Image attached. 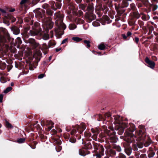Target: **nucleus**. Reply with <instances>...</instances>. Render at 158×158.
<instances>
[{"label": "nucleus", "mask_w": 158, "mask_h": 158, "mask_svg": "<svg viewBox=\"0 0 158 158\" xmlns=\"http://www.w3.org/2000/svg\"><path fill=\"white\" fill-rule=\"evenodd\" d=\"M103 6L104 10H105V14H106L107 11L109 10L108 7L111 8L112 7V1L111 0H103Z\"/></svg>", "instance_id": "obj_12"}, {"label": "nucleus", "mask_w": 158, "mask_h": 158, "mask_svg": "<svg viewBox=\"0 0 158 158\" xmlns=\"http://www.w3.org/2000/svg\"><path fill=\"white\" fill-rule=\"evenodd\" d=\"M54 23L51 21H49L46 23V27L47 29H51L53 27Z\"/></svg>", "instance_id": "obj_21"}, {"label": "nucleus", "mask_w": 158, "mask_h": 158, "mask_svg": "<svg viewBox=\"0 0 158 158\" xmlns=\"http://www.w3.org/2000/svg\"><path fill=\"white\" fill-rule=\"evenodd\" d=\"M148 156L149 158H151L153 157L154 155L155 152L152 151H149L148 152Z\"/></svg>", "instance_id": "obj_35"}, {"label": "nucleus", "mask_w": 158, "mask_h": 158, "mask_svg": "<svg viewBox=\"0 0 158 158\" xmlns=\"http://www.w3.org/2000/svg\"><path fill=\"white\" fill-rule=\"evenodd\" d=\"M138 1H140L141 2L143 3V4L146 7V6L148 5L149 3H150L148 2V0H136Z\"/></svg>", "instance_id": "obj_38"}, {"label": "nucleus", "mask_w": 158, "mask_h": 158, "mask_svg": "<svg viewBox=\"0 0 158 158\" xmlns=\"http://www.w3.org/2000/svg\"><path fill=\"white\" fill-rule=\"evenodd\" d=\"M28 0H22L20 2L19 9L20 10L23 11V14H25L27 12V5L26 4L28 2Z\"/></svg>", "instance_id": "obj_13"}, {"label": "nucleus", "mask_w": 158, "mask_h": 158, "mask_svg": "<svg viewBox=\"0 0 158 158\" xmlns=\"http://www.w3.org/2000/svg\"><path fill=\"white\" fill-rule=\"evenodd\" d=\"M106 133L109 136V141L110 143H115L117 142V139L115 135V133L113 131V129H111V131H107Z\"/></svg>", "instance_id": "obj_9"}, {"label": "nucleus", "mask_w": 158, "mask_h": 158, "mask_svg": "<svg viewBox=\"0 0 158 158\" xmlns=\"http://www.w3.org/2000/svg\"><path fill=\"white\" fill-rule=\"evenodd\" d=\"M72 40L78 42L81 41L82 39L77 37H74L72 38Z\"/></svg>", "instance_id": "obj_37"}, {"label": "nucleus", "mask_w": 158, "mask_h": 158, "mask_svg": "<svg viewBox=\"0 0 158 158\" xmlns=\"http://www.w3.org/2000/svg\"><path fill=\"white\" fill-rule=\"evenodd\" d=\"M128 123H122L121 125V127L123 128H125L128 127Z\"/></svg>", "instance_id": "obj_46"}, {"label": "nucleus", "mask_w": 158, "mask_h": 158, "mask_svg": "<svg viewBox=\"0 0 158 158\" xmlns=\"http://www.w3.org/2000/svg\"><path fill=\"white\" fill-rule=\"evenodd\" d=\"M55 6L56 8V10L57 9H60L61 7V4L60 2H56L55 3Z\"/></svg>", "instance_id": "obj_41"}, {"label": "nucleus", "mask_w": 158, "mask_h": 158, "mask_svg": "<svg viewBox=\"0 0 158 158\" xmlns=\"http://www.w3.org/2000/svg\"><path fill=\"white\" fill-rule=\"evenodd\" d=\"M28 72V70H23L22 71V73L20 75L22 74H26Z\"/></svg>", "instance_id": "obj_57"}, {"label": "nucleus", "mask_w": 158, "mask_h": 158, "mask_svg": "<svg viewBox=\"0 0 158 158\" xmlns=\"http://www.w3.org/2000/svg\"><path fill=\"white\" fill-rule=\"evenodd\" d=\"M141 15H142L141 17L142 19L144 21H146L149 19V16H147L143 12L141 13Z\"/></svg>", "instance_id": "obj_28"}, {"label": "nucleus", "mask_w": 158, "mask_h": 158, "mask_svg": "<svg viewBox=\"0 0 158 158\" xmlns=\"http://www.w3.org/2000/svg\"><path fill=\"white\" fill-rule=\"evenodd\" d=\"M46 13L49 16H52L53 15V11L49 9L46 10Z\"/></svg>", "instance_id": "obj_40"}, {"label": "nucleus", "mask_w": 158, "mask_h": 158, "mask_svg": "<svg viewBox=\"0 0 158 158\" xmlns=\"http://www.w3.org/2000/svg\"><path fill=\"white\" fill-rule=\"evenodd\" d=\"M145 61L150 68H154L155 63L153 61L150 60L148 57L145 58Z\"/></svg>", "instance_id": "obj_17"}, {"label": "nucleus", "mask_w": 158, "mask_h": 158, "mask_svg": "<svg viewBox=\"0 0 158 158\" xmlns=\"http://www.w3.org/2000/svg\"><path fill=\"white\" fill-rule=\"evenodd\" d=\"M45 76L44 73L41 74H40L38 77L39 79H41L43 78Z\"/></svg>", "instance_id": "obj_61"}, {"label": "nucleus", "mask_w": 158, "mask_h": 158, "mask_svg": "<svg viewBox=\"0 0 158 158\" xmlns=\"http://www.w3.org/2000/svg\"><path fill=\"white\" fill-rule=\"evenodd\" d=\"M54 123H53L51 121H47V125H49L48 127V130H50L53 127Z\"/></svg>", "instance_id": "obj_24"}, {"label": "nucleus", "mask_w": 158, "mask_h": 158, "mask_svg": "<svg viewBox=\"0 0 158 158\" xmlns=\"http://www.w3.org/2000/svg\"><path fill=\"white\" fill-rule=\"evenodd\" d=\"M49 3L51 5L52 9L54 10H56V8L55 6V3L54 1H50L49 2Z\"/></svg>", "instance_id": "obj_31"}, {"label": "nucleus", "mask_w": 158, "mask_h": 158, "mask_svg": "<svg viewBox=\"0 0 158 158\" xmlns=\"http://www.w3.org/2000/svg\"><path fill=\"white\" fill-rule=\"evenodd\" d=\"M0 11L2 13V15L7 19L11 21L12 23L14 22L16 19L13 15L10 14L9 13L7 12L4 10L0 8Z\"/></svg>", "instance_id": "obj_11"}, {"label": "nucleus", "mask_w": 158, "mask_h": 158, "mask_svg": "<svg viewBox=\"0 0 158 158\" xmlns=\"http://www.w3.org/2000/svg\"><path fill=\"white\" fill-rule=\"evenodd\" d=\"M113 148H114L117 151H118L119 152L121 151V148L119 146H115L113 147Z\"/></svg>", "instance_id": "obj_50"}, {"label": "nucleus", "mask_w": 158, "mask_h": 158, "mask_svg": "<svg viewBox=\"0 0 158 158\" xmlns=\"http://www.w3.org/2000/svg\"><path fill=\"white\" fill-rule=\"evenodd\" d=\"M130 16L134 19H138L141 16V13H139L138 10L131 11L130 14Z\"/></svg>", "instance_id": "obj_16"}, {"label": "nucleus", "mask_w": 158, "mask_h": 158, "mask_svg": "<svg viewBox=\"0 0 158 158\" xmlns=\"http://www.w3.org/2000/svg\"><path fill=\"white\" fill-rule=\"evenodd\" d=\"M56 150L57 152H59L61 150V147L60 146H58L56 147Z\"/></svg>", "instance_id": "obj_60"}, {"label": "nucleus", "mask_w": 158, "mask_h": 158, "mask_svg": "<svg viewBox=\"0 0 158 158\" xmlns=\"http://www.w3.org/2000/svg\"><path fill=\"white\" fill-rule=\"evenodd\" d=\"M6 66V64L5 63L1 61L0 62V69H5Z\"/></svg>", "instance_id": "obj_36"}, {"label": "nucleus", "mask_w": 158, "mask_h": 158, "mask_svg": "<svg viewBox=\"0 0 158 158\" xmlns=\"http://www.w3.org/2000/svg\"><path fill=\"white\" fill-rule=\"evenodd\" d=\"M40 0H33L32 2V4L35 5L37 4Z\"/></svg>", "instance_id": "obj_56"}, {"label": "nucleus", "mask_w": 158, "mask_h": 158, "mask_svg": "<svg viewBox=\"0 0 158 158\" xmlns=\"http://www.w3.org/2000/svg\"><path fill=\"white\" fill-rule=\"evenodd\" d=\"M114 5L118 16L120 17L122 15H123L124 16H126V14L125 13V9L116 3L114 4Z\"/></svg>", "instance_id": "obj_10"}, {"label": "nucleus", "mask_w": 158, "mask_h": 158, "mask_svg": "<svg viewBox=\"0 0 158 158\" xmlns=\"http://www.w3.org/2000/svg\"><path fill=\"white\" fill-rule=\"evenodd\" d=\"M140 158H147L146 155L144 154H142L140 156Z\"/></svg>", "instance_id": "obj_64"}, {"label": "nucleus", "mask_w": 158, "mask_h": 158, "mask_svg": "<svg viewBox=\"0 0 158 158\" xmlns=\"http://www.w3.org/2000/svg\"><path fill=\"white\" fill-rule=\"evenodd\" d=\"M136 5L137 6L138 8H139L141 7H142L143 6V4L141 3L137 2Z\"/></svg>", "instance_id": "obj_59"}, {"label": "nucleus", "mask_w": 158, "mask_h": 158, "mask_svg": "<svg viewBox=\"0 0 158 158\" xmlns=\"http://www.w3.org/2000/svg\"><path fill=\"white\" fill-rule=\"evenodd\" d=\"M134 127L131 129H129V132L126 131L125 134V138L124 139L128 143H130L134 141V137L137 138L138 140L142 141V143H144L145 147H148L151 143L150 138L148 136H147L146 134L142 130H139V132H137L138 135L135 136L132 132L135 131Z\"/></svg>", "instance_id": "obj_1"}, {"label": "nucleus", "mask_w": 158, "mask_h": 158, "mask_svg": "<svg viewBox=\"0 0 158 158\" xmlns=\"http://www.w3.org/2000/svg\"><path fill=\"white\" fill-rule=\"evenodd\" d=\"M101 22L103 25H105L106 23L109 24L111 23L112 21L110 20L109 17L106 15H104L100 19Z\"/></svg>", "instance_id": "obj_15"}, {"label": "nucleus", "mask_w": 158, "mask_h": 158, "mask_svg": "<svg viewBox=\"0 0 158 158\" xmlns=\"http://www.w3.org/2000/svg\"><path fill=\"white\" fill-rule=\"evenodd\" d=\"M98 48L100 50H104L106 48V46L103 44H101L98 46Z\"/></svg>", "instance_id": "obj_32"}, {"label": "nucleus", "mask_w": 158, "mask_h": 158, "mask_svg": "<svg viewBox=\"0 0 158 158\" xmlns=\"http://www.w3.org/2000/svg\"><path fill=\"white\" fill-rule=\"evenodd\" d=\"M56 44V42L55 40H50L48 43V45L46 43H44L43 44L42 50L43 51L44 53L47 54L48 51V49L52 46H55Z\"/></svg>", "instance_id": "obj_6"}, {"label": "nucleus", "mask_w": 158, "mask_h": 158, "mask_svg": "<svg viewBox=\"0 0 158 158\" xmlns=\"http://www.w3.org/2000/svg\"><path fill=\"white\" fill-rule=\"evenodd\" d=\"M11 40L9 35L4 36L0 34V52L1 53H6L8 51L9 48L8 43L11 44L13 43L12 42L14 40L13 38H12V41Z\"/></svg>", "instance_id": "obj_4"}, {"label": "nucleus", "mask_w": 158, "mask_h": 158, "mask_svg": "<svg viewBox=\"0 0 158 158\" xmlns=\"http://www.w3.org/2000/svg\"><path fill=\"white\" fill-rule=\"evenodd\" d=\"M94 148L97 150L96 156L98 158H100L104 155V148L103 146L102 145L96 143L94 144Z\"/></svg>", "instance_id": "obj_8"}, {"label": "nucleus", "mask_w": 158, "mask_h": 158, "mask_svg": "<svg viewBox=\"0 0 158 158\" xmlns=\"http://www.w3.org/2000/svg\"><path fill=\"white\" fill-rule=\"evenodd\" d=\"M88 152L85 149H80L79 150V153L81 155L84 156L88 154Z\"/></svg>", "instance_id": "obj_22"}, {"label": "nucleus", "mask_w": 158, "mask_h": 158, "mask_svg": "<svg viewBox=\"0 0 158 158\" xmlns=\"http://www.w3.org/2000/svg\"><path fill=\"white\" fill-rule=\"evenodd\" d=\"M76 15L80 17L83 15V13L82 11L79 10L76 13Z\"/></svg>", "instance_id": "obj_43"}, {"label": "nucleus", "mask_w": 158, "mask_h": 158, "mask_svg": "<svg viewBox=\"0 0 158 158\" xmlns=\"http://www.w3.org/2000/svg\"><path fill=\"white\" fill-rule=\"evenodd\" d=\"M136 20L134 18H131V19L128 21V24L130 26H132L135 25Z\"/></svg>", "instance_id": "obj_27"}, {"label": "nucleus", "mask_w": 158, "mask_h": 158, "mask_svg": "<svg viewBox=\"0 0 158 158\" xmlns=\"http://www.w3.org/2000/svg\"><path fill=\"white\" fill-rule=\"evenodd\" d=\"M77 27V26L75 24H70L69 28L70 30H73Z\"/></svg>", "instance_id": "obj_42"}, {"label": "nucleus", "mask_w": 158, "mask_h": 158, "mask_svg": "<svg viewBox=\"0 0 158 158\" xmlns=\"http://www.w3.org/2000/svg\"><path fill=\"white\" fill-rule=\"evenodd\" d=\"M93 0H86L87 4H80L79 6L83 11L86 12L85 17L86 21L90 23L96 18V15L94 14V7L93 3L90 2Z\"/></svg>", "instance_id": "obj_2"}, {"label": "nucleus", "mask_w": 158, "mask_h": 158, "mask_svg": "<svg viewBox=\"0 0 158 158\" xmlns=\"http://www.w3.org/2000/svg\"><path fill=\"white\" fill-rule=\"evenodd\" d=\"M32 26V29L30 31L31 35L32 36L41 35L42 28L40 23L37 22L34 23L33 20H31L29 23Z\"/></svg>", "instance_id": "obj_5"}, {"label": "nucleus", "mask_w": 158, "mask_h": 158, "mask_svg": "<svg viewBox=\"0 0 158 158\" xmlns=\"http://www.w3.org/2000/svg\"><path fill=\"white\" fill-rule=\"evenodd\" d=\"M92 24L94 26H98L100 25V23L96 22H93L92 23Z\"/></svg>", "instance_id": "obj_55"}, {"label": "nucleus", "mask_w": 158, "mask_h": 158, "mask_svg": "<svg viewBox=\"0 0 158 158\" xmlns=\"http://www.w3.org/2000/svg\"><path fill=\"white\" fill-rule=\"evenodd\" d=\"M28 42L29 43L31 46L32 47L33 49H35L39 46V44L37 43L35 39L32 38L29 39L28 40Z\"/></svg>", "instance_id": "obj_14"}, {"label": "nucleus", "mask_w": 158, "mask_h": 158, "mask_svg": "<svg viewBox=\"0 0 158 158\" xmlns=\"http://www.w3.org/2000/svg\"><path fill=\"white\" fill-rule=\"evenodd\" d=\"M25 141V139L24 138H19L17 140V142L19 143H23Z\"/></svg>", "instance_id": "obj_47"}, {"label": "nucleus", "mask_w": 158, "mask_h": 158, "mask_svg": "<svg viewBox=\"0 0 158 158\" xmlns=\"http://www.w3.org/2000/svg\"><path fill=\"white\" fill-rule=\"evenodd\" d=\"M114 119L116 123L119 124L120 123V120H121V118L119 116L117 115L115 117Z\"/></svg>", "instance_id": "obj_33"}, {"label": "nucleus", "mask_w": 158, "mask_h": 158, "mask_svg": "<svg viewBox=\"0 0 158 158\" xmlns=\"http://www.w3.org/2000/svg\"><path fill=\"white\" fill-rule=\"evenodd\" d=\"M10 52L13 53L16 52V49L15 48L12 47L10 49Z\"/></svg>", "instance_id": "obj_53"}, {"label": "nucleus", "mask_w": 158, "mask_h": 158, "mask_svg": "<svg viewBox=\"0 0 158 158\" xmlns=\"http://www.w3.org/2000/svg\"><path fill=\"white\" fill-rule=\"evenodd\" d=\"M96 11H102L105 14V10H104V7L102 4H100L97 6L95 8Z\"/></svg>", "instance_id": "obj_20"}, {"label": "nucleus", "mask_w": 158, "mask_h": 158, "mask_svg": "<svg viewBox=\"0 0 158 158\" xmlns=\"http://www.w3.org/2000/svg\"><path fill=\"white\" fill-rule=\"evenodd\" d=\"M79 127L81 128L82 129V131H83V130L85 129L86 126L84 124L82 123L81 124V125L79 126Z\"/></svg>", "instance_id": "obj_52"}, {"label": "nucleus", "mask_w": 158, "mask_h": 158, "mask_svg": "<svg viewBox=\"0 0 158 158\" xmlns=\"http://www.w3.org/2000/svg\"><path fill=\"white\" fill-rule=\"evenodd\" d=\"M0 81L2 83H5L7 81V79L4 77H2L0 78Z\"/></svg>", "instance_id": "obj_45"}, {"label": "nucleus", "mask_w": 158, "mask_h": 158, "mask_svg": "<svg viewBox=\"0 0 158 158\" xmlns=\"http://www.w3.org/2000/svg\"><path fill=\"white\" fill-rule=\"evenodd\" d=\"M119 158H126L125 156L122 153H120L118 156Z\"/></svg>", "instance_id": "obj_58"}, {"label": "nucleus", "mask_w": 158, "mask_h": 158, "mask_svg": "<svg viewBox=\"0 0 158 158\" xmlns=\"http://www.w3.org/2000/svg\"><path fill=\"white\" fill-rule=\"evenodd\" d=\"M91 130L92 132L94 133L93 135L94 139H96L97 137L98 134L99 132V131L97 128L95 129H92Z\"/></svg>", "instance_id": "obj_23"}, {"label": "nucleus", "mask_w": 158, "mask_h": 158, "mask_svg": "<svg viewBox=\"0 0 158 158\" xmlns=\"http://www.w3.org/2000/svg\"><path fill=\"white\" fill-rule=\"evenodd\" d=\"M3 23H4L7 24V26H9L10 25L9 21L6 20L4 19L3 20Z\"/></svg>", "instance_id": "obj_63"}, {"label": "nucleus", "mask_w": 158, "mask_h": 158, "mask_svg": "<svg viewBox=\"0 0 158 158\" xmlns=\"http://www.w3.org/2000/svg\"><path fill=\"white\" fill-rule=\"evenodd\" d=\"M12 89V88L10 87H9L7 88L4 91V93H7L10 91H11Z\"/></svg>", "instance_id": "obj_48"}, {"label": "nucleus", "mask_w": 158, "mask_h": 158, "mask_svg": "<svg viewBox=\"0 0 158 158\" xmlns=\"http://www.w3.org/2000/svg\"><path fill=\"white\" fill-rule=\"evenodd\" d=\"M83 43L85 44V46L87 48H89L90 47V41L86 40H85L83 41Z\"/></svg>", "instance_id": "obj_29"}, {"label": "nucleus", "mask_w": 158, "mask_h": 158, "mask_svg": "<svg viewBox=\"0 0 158 158\" xmlns=\"http://www.w3.org/2000/svg\"><path fill=\"white\" fill-rule=\"evenodd\" d=\"M57 26L58 28L57 32L60 36L64 33V30L66 28V26L63 22V19L61 18L59 23H57Z\"/></svg>", "instance_id": "obj_7"}, {"label": "nucleus", "mask_w": 158, "mask_h": 158, "mask_svg": "<svg viewBox=\"0 0 158 158\" xmlns=\"http://www.w3.org/2000/svg\"><path fill=\"white\" fill-rule=\"evenodd\" d=\"M41 10L42 13L40 11H38L37 12L36 15L40 18L42 19H44L46 17L44 14L45 11L43 10Z\"/></svg>", "instance_id": "obj_19"}, {"label": "nucleus", "mask_w": 158, "mask_h": 158, "mask_svg": "<svg viewBox=\"0 0 158 158\" xmlns=\"http://www.w3.org/2000/svg\"><path fill=\"white\" fill-rule=\"evenodd\" d=\"M102 11H96L97 14L98 15L99 17H101L102 14V13L101 12Z\"/></svg>", "instance_id": "obj_62"}, {"label": "nucleus", "mask_w": 158, "mask_h": 158, "mask_svg": "<svg viewBox=\"0 0 158 158\" xmlns=\"http://www.w3.org/2000/svg\"><path fill=\"white\" fill-rule=\"evenodd\" d=\"M131 10H132L131 11H135L137 10V8H136L135 5L134 3H132L130 5Z\"/></svg>", "instance_id": "obj_26"}, {"label": "nucleus", "mask_w": 158, "mask_h": 158, "mask_svg": "<svg viewBox=\"0 0 158 158\" xmlns=\"http://www.w3.org/2000/svg\"><path fill=\"white\" fill-rule=\"evenodd\" d=\"M11 29L13 33L15 35H18L20 33L19 28L15 25L11 27Z\"/></svg>", "instance_id": "obj_18"}, {"label": "nucleus", "mask_w": 158, "mask_h": 158, "mask_svg": "<svg viewBox=\"0 0 158 158\" xmlns=\"http://www.w3.org/2000/svg\"><path fill=\"white\" fill-rule=\"evenodd\" d=\"M6 126L8 128H12L13 127L12 125L7 120L6 121Z\"/></svg>", "instance_id": "obj_39"}, {"label": "nucleus", "mask_w": 158, "mask_h": 158, "mask_svg": "<svg viewBox=\"0 0 158 158\" xmlns=\"http://www.w3.org/2000/svg\"><path fill=\"white\" fill-rule=\"evenodd\" d=\"M125 151L127 155L129 156L131 153L132 150L130 148H127L125 149Z\"/></svg>", "instance_id": "obj_30"}, {"label": "nucleus", "mask_w": 158, "mask_h": 158, "mask_svg": "<svg viewBox=\"0 0 158 158\" xmlns=\"http://www.w3.org/2000/svg\"><path fill=\"white\" fill-rule=\"evenodd\" d=\"M42 7L43 8L46 9L49 7V5L47 3H44L42 5Z\"/></svg>", "instance_id": "obj_51"}, {"label": "nucleus", "mask_w": 158, "mask_h": 158, "mask_svg": "<svg viewBox=\"0 0 158 158\" xmlns=\"http://www.w3.org/2000/svg\"><path fill=\"white\" fill-rule=\"evenodd\" d=\"M42 53L40 50H36L34 53L33 56H29L26 60L27 66L29 67L28 69L36 68L38 63L40 61L42 56Z\"/></svg>", "instance_id": "obj_3"}, {"label": "nucleus", "mask_w": 158, "mask_h": 158, "mask_svg": "<svg viewBox=\"0 0 158 158\" xmlns=\"http://www.w3.org/2000/svg\"><path fill=\"white\" fill-rule=\"evenodd\" d=\"M133 40L136 44H138L139 41V39L138 37H135Z\"/></svg>", "instance_id": "obj_54"}, {"label": "nucleus", "mask_w": 158, "mask_h": 158, "mask_svg": "<svg viewBox=\"0 0 158 158\" xmlns=\"http://www.w3.org/2000/svg\"><path fill=\"white\" fill-rule=\"evenodd\" d=\"M15 41L18 44V45H20L22 44V42L20 38L18 37Z\"/></svg>", "instance_id": "obj_44"}, {"label": "nucleus", "mask_w": 158, "mask_h": 158, "mask_svg": "<svg viewBox=\"0 0 158 158\" xmlns=\"http://www.w3.org/2000/svg\"><path fill=\"white\" fill-rule=\"evenodd\" d=\"M75 21L76 23L77 24H83L84 23V21L81 19L80 18H77L75 20Z\"/></svg>", "instance_id": "obj_34"}, {"label": "nucleus", "mask_w": 158, "mask_h": 158, "mask_svg": "<svg viewBox=\"0 0 158 158\" xmlns=\"http://www.w3.org/2000/svg\"><path fill=\"white\" fill-rule=\"evenodd\" d=\"M126 0H123L121 4L119 3L118 4L124 8L127 7L128 6V3L127 2L128 1Z\"/></svg>", "instance_id": "obj_25"}, {"label": "nucleus", "mask_w": 158, "mask_h": 158, "mask_svg": "<svg viewBox=\"0 0 158 158\" xmlns=\"http://www.w3.org/2000/svg\"><path fill=\"white\" fill-rule=\"evenodd\" d=\"M138 23L140 27L143 26L144 25V22L140 20H138Z\"/></svg>", "instance_id": "obj_49"}]
</instances>
